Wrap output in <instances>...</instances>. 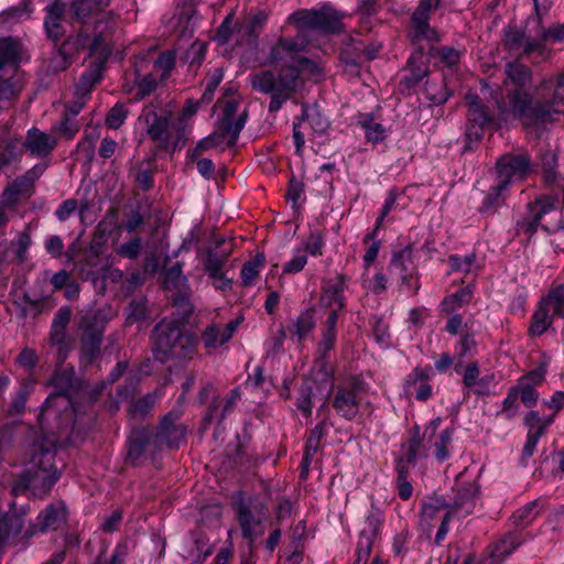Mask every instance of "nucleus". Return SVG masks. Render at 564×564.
Here are the masks:
<instances>
[{
  "label": "nucleus",
  "instance_id": "nucleus-28",
  "mask_svg": "<svg viewBox=\"0 0 564 564\" xmlns=\"http://www.w3.org/2000/svg\"><path fill=\"white\" fill-rule=\"evenodd\" d=\"M336 307L333 308L326 319L325 327L322 333V339L318 350L326 354L333 349L336 340V324L338 321V311L343 308L344 302L339 293H335Z\"/></svg>",
  "mask_w": 564,
  "mask_h": 564
},
{
  "label": "nucleus",
  "instance_id": "nucleus-47",
  "mask_svg": "<svg viewBox=\"0 0 564 564\" xmlns=\"http://www.w3.org/2000/svg\"><path fill=\"white\" fill-rule=\"evenodd\" d=\"M33 386H34L33 379L25 380L21 384L19 392L17 393L15 398L13 399V401L10 405V410H9L10 413L18 414L24 410L28 394Z\"/></svg>",
  "mask_w": 564,
  "mask_h": 564
},
{
  "label": "nucleus",
  "instance_id": "nucleus-38",
  "mask_svg": "<svg viewBox=\"0 0 564 564\" xmlns=\"http://www.w3.org/2000/svg\"><path fill=\"white\" fill-rule=\"evenodd\" d=\"M324 433H325V427H324L323 423L316 425L312 430V432L307 438V442H306V452H305V455L302 460V468H303L302 474H307L308 466L311 464L313 455L317 452V449L319 447L321 440L324 436Z\"/></svg>",
  "mask_w": 564,
  "mask_h": 564
},
{
  "label": "nucleus",
  "instance_id": "nucleus-36",
  "mask_svg": "<svg viewBox=\"0 0 564 564\" xmlns=\"http://www.w3.org/2000/svg\"><path fill=\"white\" fill-rule=\"evenodd\" d=\"M64 519V505H51L45 510H43L37 518L40 530L43 532L48 530H55Z\"/></svg>",
  "mask_w": 564,
  "mask_h": 564
},
{
  "label": "nucleus",
  "instance_id": "nucleus-21",
  "mask_svg": "<svg viewBox=\"0 0 564 564\" xmlns=\"http://www.w3.org/2000/svg\"><path fill=\"white\" fill-rule=\"evenodd\" d=\"M431 375L430 368H415L405 379L404 392L419 401L429 400L433 392L430 384Z\"/></svg>",
  "mask_w": 564,
  "mask_h": 564
},
{
  "label": "nucleus",
  "instance_id": "nucleus-39",
  "mask_svg": "<svg viewBox=\"0 0 564 564\" xmlns=\"http://www.w3.org/2000/svg\"><path fill=\"white\" fill-rule=\"evenodd\" d=\"M44 171V166L36 165L34 169L29 171L22 177L17 178L12 185L18 191L20 195H23V198H28L33 193V185L35 180L42 174Z\"/></svg>",
  "mask_w": 564,
  "mask_h": 564
},
{
  "label": "nucleus",
  "instance_id": "nucleus-32",
  "mask_svg": "<svg viewBox=\"0 0 564 564\" xmlns=\"http://www.w3.org/2000/svg\"><path fill=\"white\" fill-rule=\"evenodd\" d=\"M238 101L236 100H229L225 104L223 108V121L221 126L225 127L227 132L231 134L232 139H237L240 131L242 130L245 123H246V115L241 113L238 117Z\"/></svg>",
  "mask_w": 564,
  "mask_h": 564
},
{
  "label": "nucleus",
  "instance_id": "nucleus-45",
  "mask_svg": "<svg viewBox=\"0 0 564 564\" xmlns=\"http://www.w3.org/2000/svg\"><path fill=\"white\" fill-rule=\"evenodd\" d=\"M473 297V289L470 286L458 290L455 294L446 296L443 301V306L446 311H454L468 304Z\"/></svg>",
  "mask_w": 564,
  "mask_h": 564
},
{
  "label": "nucleus",
  "instance_id": "nucleus-58",
  "mask_svg": "<svg viewBox=\"0 0 564 564\" xmlns=\"http://www.w3.org/2000/svg\"><path fill=\"white\" fill-rule=\"evenodd\" d=\"M19 142L18 141H7L0 145V170L7 165H9L17 155Z\"/></svg>",
  "mask_w": 564,
  "mask_h": 564
},
{
  "label": "nucleus",
  "instance_id": "nucleus-11",
  "mask_svg": "<svg viewBox=\"0 0 564 564\" xmlns=\"http://www.w3.org/2000/svg\"><path fill=\"white\" fill-rule=\"evenodd\" d=\"M390 274L395 278L400 285L412 293L420 289L417 269L413 260V249L410 246L393 251L389 264Z\"/></svg>",
  "mask_w": 564,
  "mask_h": 564
},
{
  "label": "nucleus",
  "instance_id": "nucleus-26",
  "mask_svg": "<svg viewBox=\"0 0 564 564\" xmlns=\"http://www.w3.org/2000/svg\"><path fill=\"white\" fill-rule=\"evenodd\" d=\"M100 79V68H94L88 72L83 73L80 76V82L76 88V96L78 100L74 101L68 108L67 112L70 117L76 118V116L82 111L85 106V97L90 93L91 87L98 83Z\"/></svg>",
  "mask_w": 564,
  "mask_h": 564
},
{
  "label": "nucleus",
  "instance_id": "nucleus-44",
  "mask_svg": "<svg viewBox=\"0 0 564 564\" xmlns=\"http://www.w3.org/2000/svg\"><path fill=\"white\" fill-rule=\"evenodd\" d=\"M33 4L31 0H22L17 6L7 9L2 15L7 21H22L31 17Z\"/></svg>",
  "mask_w": 564,
  "mask_h": 564
},
{
  "label": "nucleus",
  "instance_id": "nucleus-52",
  "mask_svg": "<svg viewBox=\"0 0 564 564\" xmlns=\"http://www.w3.org/2000/svg\"><path fill=\"white\" fill-rule=\"evenodd\" d=\"M268 21V13L264 10H257L247 20V30L250 35L257 36Z\"/></svg>",
  "mask_w": 564,
  "mask_h": 564
},
{
  "label": "nucleus",
  "instance_id": "nucleus-37",
  "mask_svg": "<svg viewBox=\"0 0 564 564\" xmlns=\"http://www.w3.org/2000/svg\"><path fill=\"white\" fill-rule=\"evenodd\" d=\"M237 139H232L231 134L227 132L224 126H221V131H216L208 137L202 139L197 145L196 150L198 152L207 151L214 148H220L224 145H231L236 142Z\"/></svg>",
  "mask_w": 564,
  "mask_h": 564
},
{
  "label": "nucleus",
  "instance_id": "nucleus-7",
  "mask_svg": "<svg viewBox=\"0 0 564 564\" xmlns=\"http://www.w3.org/2000/svg\"><path fill=\"white\" fill-rule=\"evenodd\" d=\"M21 45L11 37L0 40V102L10 100L21 88L18 77Z\"/></svg>",
  "mask_w": 564,
  "mask_h": 564
},
{
  "label": "nucleus",
  "instance_id": "nucleus-51",
  "mask_svg": "<svg viewBox=\"0 0 564 564\" xmlns=\"http://www.w3.org/2000/svg\"><path fill=\"white\" fill-rule=\"evenodd\" d=\"M53 130L67 139H73L74 135L78 132L79 127L74 117L65 113L62 120L53 126Z\"/></svg>",
  "mask_w": 564,
  "mask_h": 564
},
{
  "label": "nucleus",
  "instance_id": "nucleus-10",
  "mask_svg": "<svg viewBox=\"0 0 564 564\" xmlns=\"http://www.w3.org/2000/svg\"><path fill=\"white\" fill-rule=\"evenodd\" d=\"M329 128V122L322 115L317 106H303L302 116L293 124V140L297 154L302 153L306 138H316L323 135Z\"/></svg>",
  "mask_w": 564,
  "mask_h": 564
},
{
  "label": "nucleus",
  "instance_id": "nucleus-16",
  "mask_svg": "<svg viewBox=\"0 0 564 564\" xmlns=\"http://www.w3.org/2000/svg\"><path fill=\"white\" fill-rule=\"evenodd\" d=\"M466 102L468 106L466 135L469 140L478 141L482 138L484 128L491 123L492 117L488 107L482 104L478 95L473 93L467 94Z\"/></svg>",
  "mask_w": 564,
  "mask_h": 564
},
{
  "label": "nucleus",
  "instance_id": "nucleus-48",
  "mask_svg": "<svg viewBox=\"0 0 564 564\" xmlns=\"http://www.w3.org/2000/svg\"><path fill=\"white\" fill-rule=\"evenodd\" d=\"M377 230L375 229L371 234H368L365 237V242L371 240L370 245L367 247L365 254L362 257L364 268L366 271L370 268V265L376 261L379 251L381 249V242L379 240H375V236Z\"/></svg>",
  "mask_w": 564,
  "mask_h": 564
},
{
  "label": "nucleus",
  "instance_id": "nucleus-25",
  "mask_svg": "<svg viewBox=\"0 0 564 564\" xmlns=\"http://www.w3.org/2000/svg\"><path fill=\"white\" fill-rule=\"evenodd\" d=\"M520 544L521 540L516 534L505 536L489 546L488 554L482 558L481 564H502Z\"/></svg>",
  "mask_w": 564,
  "mask_h": 564
},
{
  "label": "nucleus",
  "instance_id": "nucleus-6",
  "mask_svg": "<svg viewBox=\"0 0 564 564\" xmlns=\"http://www.w3.org/2000/svg\"><path fill=\"white\" fill-rule=\"evenodd\" d=\"M234 510L245 539L253 542L258 536L263 535L264 522L269 513L263 502L239 492L234 499Z\"/></svg>",
  "mask_w": 564,
  "mask_h": 564
},
{
  "label": "nucleus",
  "instance_id": "nucleus-3",
  "mask_svg": "<svg viewBox=\"0 0 564 564\" xmlns=\"http://www.w3.org/2000/svg\"><path fill=\"white\" fill-rule=\"evenodd\" d=\"M196 352V339L182 334L175 321L163 319L153 330V355L161 362L171 359L185 362L192 360Z\"/></svg>",
  "mask_w": 564,
  "mask_h": 564
},
{
  "label": "nucleus",
  "instance_id": "nucleus-43",
  "mask_svg": "<svg viewBox=\"0 0 564 564\" xmlns=\"http://www.w3.org/2000/svg\"><path fill=\"white\" fill-rule=\"evenodd\" d=\"M362 288L373 294H382L388 288L387 275L379 271L373 276H369L368 271L365 270L361 276Z\"/></svg>",
  "mask_w": 564,
  "mask_h": 564
},
{
  "label": "nucleus",
  "instance_id": "nucleus-62",
  "mask_svg": "<svg viewBox=\"0 0 564 564\" xmlns=\"http://www.w3.org/2000/svg\"><path fill=\"white\" fill-rule=\"evenodd\" d=\"M516 388L518 389L519 397L525 406L531 408L535 405L538 401V393L531 384H521L519 381V384Z\"/></svg>",
  "mask_w": 564,
  "mask_h": 564
},
{
  "label": "nucleus",
  "instance_id": "nucleus-27",
  "mask_svg": "<svg viewBox=\"0 0 564 564\" xmlns=\"http://www.w3.org/2000/svg\"><path fill=\"white\" fill-rule=\"evenodd\" d=\"M412 39L414 42L435 43L441 41L438 32L430 25V14L417 9L412 14Z\"/></svg>",
  "mask_w": 564,
  "mask_h": 564
},
{
  "label": "nucleus",
  "instance_id": "nucleus-20",
  "mask_svg": "<svg viewBox=\"0 0 564 564\" xmlns=\"http://www.w3.org/2000/svg\"><path fill=\"white\" fill-rule=\"evenodd\" d=\"M553 422V416L542 419L536 411L529 412L524 417V424L528 429L527 441L523 446V457L529 458L533 455L540 437L544 434L546 427Z\"/></svg>",
  "mask_w": 564,
  "mask_h": 564
},
{
  "label": "nucleus",
  "instance_id": "nucleus-18",
  "mask_svg": "<svg viewBox=\"0 0 564 564\" xmlns=\"http://www.w3.org/2000/svg\"><path fill=\"white\" fill-rule=\"evenodd\" d=\"M441 417H434L423 432V440L431 444L433 455L437 462L443 463L451 457L454 429H444L437 433L441 426Z\"/></svg>",
  "mask_w": 564,
  "mask_h": 564
},
{
  "label": "nucleus",
  "instance_id": "nucleus-33",
  "mask_svg": "<svg viewBox=\"0 0 564 564\" xmlns=\"http://www.w3.org/2000/svg\"><path fill=\"white\" fill-rule=\"evenodd\" d=\"M505 44L509 51L523 48L524 54H530L540 46V41H530L523 32L517 28L509 26L505 32Z\"/></svg>",
  "mask_w": 564,
  "mask_h": 564
},
{
  "label": "nucleus",
  "instance_id": "nucleus-53",
  "mask_svg": "<svg viewBox=\"0 0 564 564\" xmlns=\"http://www.w3.org/2000/svg\"><path fill=\"white\" fill-rule=\"evenodd\" d=\"M518 399L519 392L517 388L510 389L507 397L503 399L501 414L507 419H512L518 413Z\"/></svg>",
  "mask_w": 564,
  "mask_h": 564
},
{
  "label": "nucleus",
  "instance_id": "nucleus-30",
  "mask_svg": "<svg viewBox=\"0 0 564 564\" xmlns=\"http://www.w3.org/2000/svg\"><path fill=\"white\" fill-rule=\"evenodd\" d=\"M383 523V511L375 503H371V507L365 517L364 527L360 530L359 539L375 542L382 530Z\"/></svg>",
  "mask_w": 564,
  "mask_h": 564
},
{
  "label": "nucleus",
  "instance_id": "nucleus-40",
  "mask_svg": "<svg viewBox=\"0 0 564 564\" xmlns=\"http://www.w3.org/2000/svg\"><path fill=\"white\" fill-rule=\"evenodd\" d=\"M536 207H539V210L531 212L532 219L521 226L528 234L534 232L542 216L549 214L554 208L553 199L551 197H541L536 200Z\"/></svg>",
  "mask_w": 564,
  "mask_h": 564
},
{
  "label": "nucleus",
  "instance_id": "nucleus-42",
  "mask_svg": "<svg viewBox=\"0 0 564 564\" xmlns=\"http://www.w3.org/2000/svg\"><path fill=\"white\" fill-rule=\"evenodd\" d=\"M264 265V257L257 254L252 260L248 261L241 269V280L245 286L254 284L257 276Z\"/></svg>",
  "mask_w": 564,
  "mask_h": 564
},
{
  "label": "nucleus",
  "instance_id": "nucleus-24",
  "mask_svg": "<svg viewBox=\"0 0 564 564\" xmlns=\"http://www.w3.org/2000/svg\"><path fill=\"white\" fill-rule=\"evenodd\" d=\"M57 139L47 134L37 128H32L28 131L23 145L30 152L31 155L37 158L47 156L56 147Z\"/></svg>",
  "mask_w": 564,
  "mask_h": 564
},
{
  "label": "nucleus",
  "instance_id": "nucleus-2",
  "mask_svg": "<svg viewBox=\"0 0 564 564\" xmlns=\"http://www.w3.org/2000/svg\"><path fill=\"white\" fill-rule=\"evenodd\" d=\"M506 73L509 105L507 106L497 96H494V91H491L487 85L481 88L484 98L488 96L492 97L498 110L506 118L512 115L514 118H525L536 122L554 120V115L560 113L558 107L563 100L562 76H558L556 80L549 79L543 82L536 89L539 100L533 104L528 91V87L531 83L530 68L518 63H510L507 65Z\"/></svg>",
  "mask_w": 564,
  "mask_h": 564
},
{
  "label": "nucleus",
  "instance_id": "nucleus-29",
  "mask_svg": "<svg viewBox=\"0 0 564 564\" xmlns=\"http://www.w3.org/2000/svg\"><path fill=\"white\" fill-rule=\"evenodd\" d=\"M238 326V322H230L224 327L216 325L208 326L202 334V340L205 348L216 349L217 347L229 341Z\"/></svg>",
  "mask_w": 564,
  "mask_h": 564
},
{
  "label": "nucleus",
  "instance_id": "nucleus-14",
  "mask_svg": "<svg viewBox=\"0 0 564 564\" xmlns=\"http://www.w3.org/2000/svg\"><path fill=\"white\" fill-rule=\"evenodd\" d=\"M54 453L50 449H44L36 454L31 459V466L26 469L29 475V486L36 488L39 484L43 492H47L53 485L58 480L59 473L56 467H53Z\"/></svg>",
  "mask_w": 564,
  "mask_h": 564
},
{
  "label": "nucleus",
  "instance_id": "nucleus-63",
  "mask_svg": "<svg viewBox=\"0 0 564 564\" xmlns=\"http://www.w3.org/2000/svg\"><path fill=\"white\" fill-rule=\"evenodd\" d=\"M159 398L160 395L156 392L147 394L143 399L133 404L132 412L141 415L147 414Z\"/></svg>",
  "mask_w": 564,
  "mask_h": 564
},
{
  "label": "nucleus",
  "instance_id": "nucleus-34",
  "mask_svg": "<svg viewBox=\"0 0 564 564\" xmlns=\"http://www.w3.org/2000/svg\"><path fill=\"white\" fill-rule=\"evenodd\" d=\"M315 327V321L312 312H303L297 318L286 327V333L292 339L299 343L304 340Z\"/></svg>",
  "mask_w": 564,
  "mask_h": 564
},
{
  "label": "nucleus",
  "instance_id": "nucleus-23",
  "mask_svg": "<svg viewBox=\"0 0 564 564\" xmlns=\"http://www.w3.org/2000/svg\"><path fill=\"white\" fill-rule=\"evenodd\" d=\"M478 491V486L475 482H469L465 487L458 488L455 499L448 508L452 518H463L470 514L476 506Z\"/></svg>",
  "mask_w": 564,
  "mask_h": 564
},
{
  "label": "nucleus",
  "instance_id": "nucleus-5",
  "mask_svg": "<svg viewBox=\"0 0 564 564\" xmlns=\"http://www.w3.org/2000/svg\"><path fill=\"white\" fill-rule=\"evenodd\" d=\"M143 117L148 135L160 149L175 152L184 148L187 137L171 115H158L153 110H148Z\"/></svg>",
  "mask_w": 564,
  "mask_h": 564
},
{
  "label": "nucleus",
  "instance_id": "nucleus-59",
  "mask_svg": "<svg viewBox=\"0 0 564 564\" xmlns=\"http://www.w3.org/2000/svg\"><path fill=\"white\" fill-rule=\"evenodd\" d=\"M126 118L127 110L123 105L118 104L109 111L106 123L110 129H118L124 122Z\"/></svg>",
  "mask_w": 564,
  "mask_h": 564
},
{
  "label": "nucleus",
  "instance_id": "nucleus-61",
  "mask_svg": "<svg viewBox=\"0 0 564 564\" xmlns=\"http://www.w3.org/2000/svg\"><path fill=\"white\" fill-rule=\"evenodd\" d=\"M175 63V54L171 51L163 52L154 62V67L162 70V77H165L167 73L173 68Z\"/></svg>",
  "mask_w": 564,
  "mask_h": 564
},
{
  "label": "nucleus",
  "instance_id": "nucleus-15",
  "mask_svg": "<svg viewBox=\"0 0 564 564\" xmlns=\"http://www.w3.org/2000/svg\"><path fill=\"white\" fill-rule=\"evenodd\" d=\"M359 391L360 383L357 379H351L336 388L333 408L340 417L351 421L358 415L360 408Z\"/></svg>",
  "mask_w": 564,
  "mask_h": 564
},
{
  "label": "nucleus",
  "instance_id": "nucleus-54",
  "mask_svg": "<svg viewBox=\"0 0 564 564\" xmlns=\"http://www.w3.org/2000/svg\"><path fill=\"white\" fill-rule=\"evenodd\" d=\"M186 282L181 265L176 264L169 269L163 281L165 289H178Z\"/></svg>",
  "mask_w": 564,
  "mask_h": 564
},
{
  "label": "nucleus",
  "instance_id": "nucleus-55",
  "mask_svg": "<svg viewBox=\"0 0 564 564\" xmlns=\"http://www.w3.org/2000/svg\"><path fill=\"white\" fill-rule=\"evenodd\" d=\"M538 516V502L532 501L517 510L513 518L518 524L525 525Z\"/></svg>",
  "mask_w": 564,
  "mask_h": 564
},
{
  "label": "nucleus",
  "instance_id": "nucleus-49",
  "mask_svg": "<svg viewBox=\"0 0 564 564\" xmlns=\"http://www.w3.org/2000/svg\"><path fill=\"white\" fill-rule=\"evenodd\" d=\"M307 263V256L304 250L295 248L293 250V257L283 267L282 272L284 274H295L301 272Z\"/></svg>",
  "mask_w": 564,
  "mask_h": 564
},
{
  "label": "nucleus",
  "instance_id": "nucleus-56",
  "mask_svg": "<svg viewBox=\"0 0 564 564\" xmlns=\"http://www.w3.org/2000/svg\"><path fill=\"white\" fill-rule=\"evenodd\" d=\"M14 253L20 262L26 259V251L31 246V237L28 232H20L15 240L12 241Z\"/></svg>",
  "mask_w": 564,
  "mask_h": 564
},
{
  "label": "nucleus",
  "instance_id": "nucleus-57",
  "mask_svg": "<svg viewBox=\"0 0 564 564\" xmlns=\"http://www.w3.org/2000/svg\"><path fill=\"white\" fill-rule=\"evenodd\" d=\"M227 261V256H218L216 253H209L207 256V259L205 261V270L208 274V276H216V274H219L223 272V268Z\"/></svg>",
  "mask_w": 564,
  "mask_h": 564
},
{
  "label": "nucleus",
  "instance_id": "nucleus-19",
  "mask_svg": "<svg viewBox=\"0 0 564 564\" xmlns=\"http://www.w3.org/2000/svg\"><path fill=\"white\" fill-rule=\"evenodd\" d=\"M178 417L180 413L172 411L162 419L155 435V442L159 446L177 448L185 440V427L181 424H176Z\"/></svg>",
  "mask_w": 564,
  "mask_h": 564
},
{
  "label": "nucleus",
  "instance_id": "nucleus-64",
  "mask_svg": "<svg viewBox=\"0 0 564 564\" xmlns=\"http://www.w3.org/2000/svg\"><path fill=\"white\" fill-rule=\"evenodd\" d=\"M372 545V541L359 539L357 545V564H367V562L370 560Z\"/></svg>",
  "mask_w": 564,
  "mask_h": 564
},
{
  "label": "nucleus",
  "instance_id": "nucleus-17",
  "mask_svg": "<svg viewBox=\"0 0 564 564\" xmlns=\"http://www.w3.org/2000/svg\"><path fill=\"white\" fill-rule=\"evenodd\" d=\"M80 328L84 333L82 360L91 362L99 350L104 333V322L96 313H87L83 316Z\"/></svg>",
  "mask_w": 564,
  "mask_h": 564
},
{
  "label": "nucleus",
  "instance_id": "nucleus-22",
  "mask_svg": "<svg viewBox=\"0 0 564 564\" xmlns=\"http://www.w3.org/2000/svg\"><path fill=\"white\" fill-rule=\"evenodd\" d=\"M70 310L62 307L58 310L52 323L51 341L57 346L58 360L64 361L70 349V343L66 339L65 329L70 318Z\"/></svg>",
  "mask_w": 564,
  "mask_h": 564
},
{
  "label": "nucleus",
  "instance_id": "nucleus-41",
  "mask_svg": "<svg viewBox=\"0 0 564 564\" xmlns=\"http://www.w3.org/2000/svg\"><path fill=\"white\" fill-rule=\"evenodd\" d=\"M200 107L199 100L188 99L184 105L182 111L178 117L175 119L178 123V127L188 138L192 128V119L197 113Z\"/></svg>",
  "mask_w": 564,
  "mask_h": 564
},
{
  "label": "nucleus",
  "instance_id": "nucleus-13",
  "mask_svg": "<svg viewBox=\"0 0 564 564\" xmlns=\"http://www.w3.org/2000/svg\"><path fill=\"white\" fill-rule=\"evenodd\" d=\"M452 519L449 509L442 499H432L425 502L420 512V528L425 534H431L436 522H441L435 536V543L440 544L448 533V522Z\"/></svg>",
  "mask_w": 564,
  "mask_h": 564
},
{
  "label": "nucleus",
  "instance_id": "nucleus-4",
  "mask_svg": "<svg viewBox=\"0 0 564 564\" xmlns=\"http://www.w3.org/2000/svg\"><path fill=\"white\" fill-rule=\"evenodd\" d=\"M51 386L54 392L48 395L42 406L40 414V423L43 424L45 420L61 419L58 409H63L64 419H72L76 410L73 403V397L77 391V381L75 379L74 369H65L56 371L51 379Z\"/></svg>",
  "mask_w": 564,
  "mask_h": 564
},
{
  "label": "nucleus",
  "instance_id": "nucleus-9",
  "mask_svg": "<svg viewBox=\"0 0 564 564\" xmlns=\"http://www.w3.org/2000/svg\"><path fill=\"white\" fill-rule=\"evenodd\" d=\"M110 3V0H74L72 3V11L75 18L83 23L88 18H95V31L97 32L91 52L97 51L104 42V33L111 29L115 23V15L110 11H104Z\"/></svg>",
  "mask_w": 564,
  "mask_h": 564
},
{
  "label": "nucleus",
  "instance_id": "nucleus-50",
  "mask_svg": "<svg viewBox=\"0 0 564 564\" xmlns=\"http://www.w3.org/2000/svg\"><path fill=\"white\" fill-rule=\"evenodd\" d=\"M449 264L452 270L454 271H462L465 273H471L476 270V257L475 254H466L464 257L459 256H451L449 257Z\"/></svg>",
  "mask_w": 564,
  "mask_h": 564
},
{
  "label": "nucleus",
  "instance_id": "nucleus-35",
  "mask_svg": "<svg viewBox=\"0 0 564 564\" xmlns=\"http://www.w3.org/2000/svg\"><path fill=\"white\" fill-rule=\"evenodd\" d=\"M358 124L365 132L369 142L380 143L386 140L387 129L369 113H361L358 117Z\"/></svg>",
  "mask_w": 564,
  "mask_h": 564
},
{
  "label": "nucleus",
  "instance_id": "nucleus-12",
  "mask_svg": "<svg viewBox=\"0 0 564 564\" xmlns=\"http://www.w3.org/2000/svg\"><path fill=\"white\" fill-rule=\"evenodd\" d=\"M564 311V286L558 285L543 299L532 316L530 333L542 335L551 326L553 316H562Z\"/></svg>",
  "mask_w": 564,
  "mask_h": 564
},
{
  "label": "nucleus",
  "instance_id": "nucleus-8",
  "mask_svg": "<svg viewBox=\"0 0 564 564\" xmlns=\"http://www.w3.org/2000/svg\"><path fill=\"white\" fill-rule=\"evenodd\" d=\"M529 161L523 155H503L497 163L498 183L491 192L484 198L481 210L491 209L502 192L506 191L510 184L521 181L529 172Z\"/></svg>",
  "mask_w": 564,
  "mask_h": 564
},
{
  "label": "nucleus",
  "instance_id": "nucleus-31",
  "mask_svg": "<svg viewBox=\"0 0 564 564\" xmlns=\"http://www.w3.org/2000/svg\"><path fill=\"white\" fill-rule=\"evenodd\" d=\"M46 17L44 20V28L46 34L53 41L61 39L63 29L61 25L62 18L65 11V4L58 1L53 2L46 7Z\"/></svg>",
  "mask_w": 564,
  "mask_h": 564
},
{
  "label": "nucleus",
  "instance_id": "nucleus-60",
  "mask_svg": "<svg viewBox=\"0 0 564 564\" xmlns=\"http://www.w3.org/2000/svg\"><path fill=\"white\" fill-rule=\"evenodd\" d=\"M436 55L440 57L441 62L447 66H455L460 59V53L453 47H441L436 51Z\"/></svg>",
  "mask_w": 564,
  "mask_h": 564
},
{
  "label": "nucleus",
  "instance_id": "nucleus-46",
  "mask_svg": "<svg viewBox=\"0 0 564 564\" xmlns=\"http://www.w3.org/2000/svg\"><path fill=\"white\" fill-rule=\"evenodd\" d=\"M324 238L318 231H313L310 236L303 241L299 249L304 250V253H310L312 257H319L323 254L324 248Z\"/></svg>",
  "mask_w": 564,
  "mask_h": 564
},
{
  "label": "nucleus",
  "instance_id": "nucleus-1",
  "mask_svg": "<svg viewBox=\"0 0 564 564\" xmlns=\"http://www.w3.org/2000/svg\"><path fill=\"white\" fill-rule=\"evenodd\" d=\"M288 22L293 23L300 34L294 39H280L271 47L268 62L282 67L279 75L275 76L271 70H261L251 76L252 87L271 96L270 112L279 111L291 98L301 76L322 74L319 64L300 54L307 44L302 33L311 30L336 33L341 29L339 14L330 7L296 11L288 17Z\"/></svg>",
  "mask_w": 564,
  "mask_h": 564
}]
</instances>
